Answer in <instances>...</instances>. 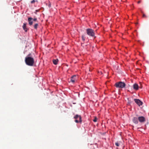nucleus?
<instances>
[{"instance_id":"6","label":"nucleus","mask_w":149,"mask_h":149,"mask_svg":"<svg viewBox=\"0 0 149 149\" xmlns=\"http://www.w3.org/2000/svg\"><path fill=\"white\" fill-rule=\"evenodd\" d=\"M74 118L75 119H77L79 118L80 120V123H81L82 120H81V117L80 116L77 114L74 117Z\"/></svg>"},{"instance_id":"4","label":"nucleus","mask_w":149,"mask_h":149,"mask_svg":"<svg viewBox=\"0 0 149 149\" xmlns=\"http://www.w3.org/2000/svg\"><path fill=\"white\" fill-rule=\"evenodd\" d=\"M138 121L141 123H144L146 120V118L143 116H140L138 117Z\"/></svg>"},{"instance_id":"19","label":"nucleus","mask_w":149,"mask_h":149,"mask_svg":"<svg viewBox=\"0 0 149 149\" xmlns=\"http://www.w3.org/2000/svg\"><path fill=\"white\" fill-rule=\"evenodd\" d=\"M33 20L34 21H36L37 20V19L36 18H34Z\"/></svg>"},{"instance_id":"9","label":"nucleus","mask_w":149,"mask_h":149,"mask_svg":"<svg viewBox=\"0 0 149 149\" xmlns=\"http://www.w3.org/2000/svg\"><path fill=\"white\" fill-rule=\"evenodd\" d=\"M75 77L76 76L75 75H74L73 76H72L70 80V82L73 83H74L76 79Z\"/></svg>"},{"instance_id":"20","label":"nucleus","mask_w":149,"mask_h":149,"mask_svg":"<svg viewBox=\"0 0 149 149\" xmlns=\"http://www.w3.org/2000/svg\"><path fill=\"white\" fill-rule=\"evenodd\" d=\"M143 17H146V16L144 14H143Z\"/></svg>"},{"instance_id":"7","label":"nucleus","mask_w":149,"mask_h":149,"mask_svg":"<svg viewBox=\"0 0 149 149\" xmlns=\"http://www.w3.org/2000/svg\"><path fill=\"white\" fill-rule=\"evenodd\" d=\"M33 19V18L32 17H30L28 18V21L29 24L30 25H31L33 24V22L32 21Z\"/></svg>"},{"instance_id":"3","label":"nucleus","mask_w":149,"mask_h":149,"mask_svg":"<svg viewBox=\"0 0 149 149\" xmlns=\"http://www.w3.org/2000/svg\"><path fill=\"white\" fill-rule=\"evenodd\" d=\"M86 33L88 35L92 37H94L95 33L93 30L91 29H88L86 30Z\"/></svg>"},{"instance_id":"1","label":"nucleus","mask_w":149,"mask_h":149,"mask_svg":"<svg viewBox=\"0 0 149 149\" xmlns=\"http://www.w3.org/2000/svg\"><path fill=\"white\" fill-rule=\"evenodd\" d=\"M30 54H29L25 58V61L26 64L29 66H33L34 63L33 58L31 56Z\"/></svg>"},{"instance_id":"11","label":"nucleus","mask_w":149,"mask_h":149,"mask_svg":"<svg viewBox=\"0 0 149 149\" xmlns=\"http://www.w3.org/2000/svg\"><path fill=\"white\" fill-rule=\"evenodd\" d=\"M23 28L25 32H27L28 30L27 28L26 27V24L24 23L23 26Z\"/></svg>"},{"instance_id":"21","label":"nucleus","mask_w":149,"mask_h":149,"mask_svg":"<svg viewBox=\"0 0 149 149\" xmlns=\"http://www.w3.org/2000/svg\"><path fill=\"white\" fill-rule=\"evenodd\" d=\"M141 2V1H139L138 2V3H139Z\"/></svg>"},{"instance_id":"22","label":"nucleus","mask_w":149,"mask_h":149,"mask_svg":"<svg viewBox=\"0 0 149 149\" xmlns=\"http://www.w3.org/2000/svg\"><path fill=\"white\" fill-rule=\"evenodd\" d=\"M36 12H38V11H39V10H36Z\"/></svg>"},{"instance_id":"2","label":"nucleus","mask_w":149,"mask_h":149,"mask_svg":"<svg viewBox=\"0 0 149 149\" xmlns=\"http://www.w3.org/2000/svg\"><path fill=\"white\" fill-rule=\"evenodd\" d=\"M115 85L116 88H123L125 87L126 84L124 82L120 81L116 83Z\"/></svg>"},{"instance_id":"18","label":"nucleus","mask_w":149,"mask_h":149,"mask_svg":"<svg viewBox=\"0 0 149 149\" xmlns=\"http://www.w3.org/2000/svg\"><path fill=\"white\" fill-rule=\"evenodd\" d=\"M35 2V0H33L31 1V3H34Z\"/></svg>"},{"instance_id":"23","label":"nucleus","mask_w":149,"mask_h":149,"mask_svg":"<svg viewBox=\"0 0 149 149\" xmlns=\"http://www.w3.org/2000/svg\"><path fill=\"white\" fill-rule=\"evenodd\" d=\"M139 87L141 88H142V87L141 86L140 87Z\"/></svg>"},{"instance_id":"5","label":"nucleus","mask_w":149,"mask_h":149,"mask_svg":"<svg viewBox=\"0 0 149 149\" xmlns=\"http://www.w3.org/2000/svg\"><path fill=\"white\" fill-rule=\"evenodd\" d=\"M134 101L139 106L142 105L143 104L142 102L139 99H134Z\"/></svg>"},{"instance_id":"10","label":"nucleus","mask_w":149,"mask_h":149,"mask_svg":"<svg viewBox=\"0 0 149 149\" xmlns=\"http://www.w3.org/2000/svg\"><path fill=\"white\" fill-rule=\"evenodd\" d=\"M133 88L136 90H138L139 88V86L136 84H134L133 85Z\"/></svg>"},{"instance_id":"14","label":"nucleus","mask_w":149,"mask_h":149,"mask_svg":"<svg viewBox=\"0 0 149 149\" xmlns=\"http://www.w3.org/2000/svg\"><path fill=\"white\" fill-rule=\"evenodd\" d=\"M82 40L84 41L85 40V37H84V36L83 35L82 36Z\"/></svg>"},{"instance_id":"12","label":"nucleus","mask_w":149,"mask_h":149,"mask_svg":"<svg viewBox=\"0 0 149 149\" xmlns=\"http://www.w3.org/2000/svg\"><path fill=\"white\" fill-rule=\"evenodd\" d=\"M58 59H54L53 61V63L55 65H56L58 63Z\"/></svg>"},{"instance_id":"13","label":"nucleus","mask_w":149,"mask_h":149,"mask_svg":"<svg viewBox=\"0 0 149 149\" xmlns=\"http://www.w3.org/2000/svg\"><path fill=\"white\" fill-rule=\"evenodd\" d=\"M38 24H35L34 25V28L35 29H37V27H38Z\"/></svg>"},{"instance_id":"17","label":"nucleus","mask_w":149,"mask_h":149,"mask_svg":"<svg viewBox=\"0 0 149 149\" xmlns=\"http://www.w3.org/2000/svg\"><path fill=\"white\" fill-rule=\"evenodd\" d=\"M115 145L117 146H119V144L118 142H116L115 143Z\"/></svg>"},{"instance_id":"8","label":"nucleus","mask_w":149,"mask_h":149,"mask_svg":"<svg viewBox=\"0 0 149 149\" xmlns=\"http://www.w3.org/2000/svg\"><path fill=\"white\" fill-rule=\"evenodd\" d=\"M138 118H137L136 117H134L132 119V121L133 122L136 124H137L138 123Z\"/></svg>"},{"instance_id":"16","label":"nucleus","mask_w":149,"mask_h":149,"mask_svg":"<svg viewBox=\"0 0 149 149\" xmlns=\"http://www.w3.org/2000/svg\"><path fill=\"white\" fill-rule=\"evenodd\" d=\"M76 120H75V122L76 123H80V120H77V119H76Z\"/></svg>"},{"instance_id":"15","label":"nucleus","mask_w":149,"mask_h":149,"mask_svg":"<svg viewBox=\"0 0 149 149\" xmlns=\"http://www.w3.org/2000/svg\"><path fill=\"white\" fill-rule=\"evenodd\" d=\"M97 120V118L96 117H95L94 119L93 120V121L94 122H96Z\"/></svg>"}]
</instances>
